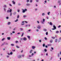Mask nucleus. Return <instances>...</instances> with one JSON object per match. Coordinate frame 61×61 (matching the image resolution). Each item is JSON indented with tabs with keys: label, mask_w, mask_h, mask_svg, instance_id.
<instances>
[{
	"label": "nucleus",
	"mask_w": 61,
	"mask_h": 61,
	"mask_svg": "<svg viewBox=\"0 0 61 61\" xmlns=\"http://www.w3.org/2000/svg\"><path fill=\"white\" fill-rule=\"evenodd\" d=\"M37 28H38V29H40L41 28V26L40 25H38L37 27Z\"/></svg>",
	"instance_id": "nucleus-1"
},
{
	"label": "nucleus",
	"mask_w": 61,
	"mask_h": 61,
	"mask_svg": "<svg viewBox=\"0 0 61 61\" xmlns=\"http://www.w3.org/2000/svg\"><path fill=\"white\" fill-rule=\"evenodd\" d=\"M27 10L26 9H25V10H23V13H25V11H26Z\"/></svg>",
	"instance_id": "nucleus-2"
},
{
	"label": "nucleus",
	"mask_w": 61,
	"mask_h": 61,
	"mask_svg": "<svg viewBox=\"0 0 61 61\" xmlns=\"http://www.w3.org/2000/svg\"><path fill=\"white\" fill-rule=\"evenodd\" d=\"M23 40L24 41H26L27 40V39L26 37H24L23 38Z\"/></svg>",
	"instance_id": "nucleus-3"
},
{
	"label": "nucleus",
	"mask_w": 61,
	"mask_h": 61,
	"mask_svg": "<svg viewBox=\"0 0 61 61\" xmlns=\"http://www.w3.org/2000/svg\"><path fill=\"white\" fill-rule=\"evenodd\" d=\"M12 2L13 4H14V5H15V2L13 0L12 1Z\"/></svg>",
	"instance_id": "nucleus-4"
},
{
	"label": "nucleus",
	"mask_w": 61,
	"mask_h": 61,
	"mask_svg": "<svg viewBox=\"0 0 61 61\" xmlns=\"http://www.w3.org/2000/svg\"><path fill=\"white\" fill-rule=\"evenodd\" d=\"M21 56H21V55H19L18 56V58H21Z\"/></svg>",
	"instance_id": "nucleus-5"
},
{
	"label": "nucleus",
	"mask_w": 61,
	"mask_h": 61,
	"mask_svg": "<svg viewBox=\"0 0 61 61\" xmlns=\"http://www.w3.org/2000/svg\"><path fill=\"white\" fill-rule=\"evenodd\" d=\"M32 51H33V50H30V51L29 52V53H30V54L32 53Z\"/></svg>",
	"instance_id": "nucleus-6"
},
{
	"label": "nucleus",
	"mask_w": 61,
	"mask_h": 61,
	"mask_svg": "<svg viewBox=\"0 0 61 61\" xmlns=\"http://www.w3.org/2000/svg\"><path fill=\"white\" fill-rule=\"evenodd\" d=\"M10 37H7V39L8 40H10Z\"/></svg>",
	"instance_id": "nucleus-7"
},
{
	"label": "nucleus",
	"mask_w": 61,
	"mask_h": 61,
	"mask_svg": "<svg viewBox=\"0 0 61 61\" xmlns=\"http://www.w3.org/2000/svg\"><path fill=\"white\" fill-rule=\"evenodd\" d=\"M50 25H53V24H52V23H51V22H50Z\"/></svg>",
	"instance_id": "nucleus-8"
},
{
	"label": "nucleus",
	"mask_w": 61,
	"mask_h": 61,
	"mask_svg": "<svg viewBox=\"0 0 61 61\" xmlns=\"http://www.w3.org/2000/svg\"><path fill=\"white\" fill-rule=\"evenodd\" d=\"M4 7H7L6 5H4Z\"/></svg>",
	"instance_id": "nucleus-9"
},
{
	"label": "nucleus",
	"mask_w": 61,
	"mask_h": 61,
	"mask_svg": "<svg viewBox=\"0 0 61 61\" xmlns=\"http://www.w3.org/2000/svg\"><path fill=\"white\" fill-rule=\"evenodd\" d=\"M52 41H52V39L51 40H50V43H52Z\"/></svg>",
	"instance_id": "nucleus-10"
},
{
	"label": "nucleus",
	"mask_w": 61,
	"mask_h": 61,
	"mask_svg": "<svg viewBox=\"0 0 61 61\" xmlns=\"http://www.w3.org/2000/svg\"><path fill=\"white\" fill-rule=\"evenodd\" d=\"M36 47L34 46H32V48L33 49H34V48Z\"/></svg>",
	"instance_id": "nucleus-11"
},
{
	"label": "nucleus",
	"mask_w": 61,
	"mask_h": 61,
	"mask_svg": "<svg viewBox=\"0 0 61 61\" xmlns=\"http://www.w3.org/2000/svg\"><path fill=\"white\" fill-rule=\"evenodd\" d=\"M53 28H55V29H56V26L55 25H54L53 26Z\"/></svg>",
	"instance_id": "nucleus-12"
},
{
	"label": "nucleus",
	"mask_w": 61,
	"mask_h": 61,
	"mask_svg": "<svg viewBox=\"0 0 61 61\" xmlns=\"http://www.w3.org/2000/svg\"><path fill=\"white\" fill-rule=\"evenodd\" d=\"M27 37L29 39H30V36H27Z\"/></svg>",
	"instance_id": "nucleus-13"
},
{
	"label": "nucleus",
	"mask_w": 61,
	"mask_h": 61,
	"mask_svg": "<svg viewBox=\"0 0 61 61\" xmlns=\"http://www.w3.org/2000/svg\"><path fill=\"white\" fill-rule=\"evenodd\" d=\"M55 42H57V39H56L55 40Z\"/></svg>",
	"instance_id": "nucleus-14"
},
{
	"label": "nucleus",
	"mask_w": 61,
	"mask_h": 61,
	"mask_svg": "<svg viewBox=\"0 0 61 61\" xmlns=\"http://www.w3.org/2000/svg\"><path fill=\"white\" fill-rule=\"evenodd\" d=\"M11 46H14V44H11Z\"/></svg>",
	"instance_id": "nucleus-15"
},
{
	"label": "nucleus",
	"mask_w": 61,
	"mask_h": 61,
	"mask_svg": "<svg viewBox=\"0 0 61 61\" xmlns=\"http://www.w3.org/2000/svg\"><path fill=\"white\" fill-rule=\"evenodd\" d=\"M16 47L17 48H20V47L19 46H16Z\"/></svg>",
	"instance_id": "nucleus-16"
},
{
	"label": "nucleus",
	"mask_w": 61,
	"mask_h": 61,
	"mask_svg": "<svg viewBox=\"0 0 61 61\" xmlns=\"http://www.w3.org/2000/svg\"><path fill=\"white\" fill-rule=\"evenodd\" d=\"M30 5V4H26V5H27V6H29V5Z\"/></svg>",
	"instance_id": "nucleus-17"
},
{
	"label": "nucleus",
	"mask_w": 61,
	"mask_h": 61,
	"mask_svg": "<svg viewBox=\"0 0 61 61\" xmlns=\"http://www.w3.org/2000/svg\"><path fill=\"white\" fill-rule=\"evenodd\" d=\"M24 33H22V35L21 36H23V35H24Z\"/></svg>",
	"instance_id": "nucleus-18"
},
{
	"label": "nucleus",
	"mask_w": 61,
	"mask_h": 61,
	"mask_svg": "<svg viewBox=\"0 0 61 61\" xmlns=\"http://www.w3.org/2000/svg\"><path fill=\"white\" fill-rule=\"evenodd\" d=\"M44 50L45 52H46V51H47V50H46V49H44Z\"/></svg>",
	"instance_id": "nucleus-19"
},
{
	"label": "nucleus",
	"mask_w": 61,
	"mask_h": 61,
	"mask_svg": "<svg viewBox=\"0 0 61 61\" xmlns=\"http://www.w3.org/2000/svg\"><path fill=\"white\" fill-rule=\"evenodd\" d=\"M44 31H45V32H46V29H44Z\"/></svg>",
	"instance_id": "nucleus-20"
},
{
	"label": "nucleus",
	"mask_w": 61,
	"mask_h": 61,
	"mask_svg": "<svg viewBox=\"0 0 61 61\" xmlns=\"http://www.w3.org/2000/svg\"><path fill=\"white\" fill-rule=\"evenodd\" d=\"M59 33V31H56V33Z\"/></svg>",
	"instance_id": "nucleus-21"
},
{
	"label": "nucleus",
	"mask_w": 61,
	"mask_h": 61,
	"mask_svg": "<svg viewBox=\"0 0 61 61\" xmlns=\"http://www.w3.org/2000/svg\"><path fill=\"white\" fill-rule=\"evenodd\" d=\"M15 14H16V12H15L14 13L13 15H15Z\"/></svg>",
	"instance_id": "nucleus-22"
},
{
	"label": "nucleus",
	"mask_w": 61,
	"mask_h": 61,
	"mask_svg": "<svg viewBox=\"0 0 61 61\" xmlns=\"http://www.w3.org/2000/svg\"><path fill=\"white\" fill-rule=\"evenodd\" d=\"M10 22H9L8 23V25H10Z\"/></svg>",
	"instance_id": "nucleus-23"
},
{
	"label": "nucleus",
	"mask_w": 61,
	"mask_h": 61,
	"mask_svg": "<svg viewBox=\"0 0 61 61\" xmlns=\"http://www.w3.org/2000/svg\"><path fill=\"white\" fill-rule=\"evenodd\" d=\"M50 12H48V15H50L49 14H50Z\"/></svg>",
	"instance_id": "nucleus-24"
},
{
	"label": "nucleus",
	"mask_w": 61,
	"mask_h": 61,
	"mask_svg": "<svg viewBox=\"0 0 61 61\" xmlns=\"http://www.w3.org/2000/svg\"><path fill=\"white\" fill-rule=\"evenodd\" d=\"M10 12H12V9H10Z\"/></svg>",
	"instance_id": "nucleus-25"
},
{
	"label": "nucleus",
	"mask_w": 61,
	"mask_h": 61,
	"mask_svg": "<svg viewBox=\"0 0 61 61\" xmlns=\"http://www.w3.org/2000/svg\"><path fill=\"white\" fill-rule=\"evenodd\" d=\"M5 38H3L2 40V41H4V40H5Z\"/></svg>",
	"instance_id": "nucleus-26"
},
{
	"label": "nucleus",
	"mask_w": 61,
	"mask_h": 61,
	"mask_svg": "<svg viewBox=\"0 0 61 61\" xmlns=\"http://www.w3.org/2000/svg\"><path fill=\"white\" fill-rule=\"evenodd\" d=\"M42 15H43V16L44 15H45V13H43L42 14Z\"/></svg>",
	"instance_id": "nucleus-27"
},
{
	"label": "nucleus",
	"mask_w": 61,
	"mask_h": 61,
	"mask_svg": "<svg viewBox=\"0 0 61 61\" xmlns=\"http://www.w3.org/2000/svg\"><path fill=\"white\" fill-rule=\"evenodd\" d=\"M10 12V10H7V13H9Z\"/></svg>",
	"instance_id": "nucleus-28"
},
{
	"label": "nucleus",
	"mask_w": 61,
	"mask_h": 61,
	"mask_svg": "<svg viewBox=\"0 0 61 61\" xmlns=\"http://www.w3.org/2000/svg\"><path fill=\"white\" fill-rule=\"evenodd\" d=\"M46 35H48V32H46Z\"/></svg>",
	"instance_id": "nucleus-29"
},
{
	"label": "nucleus",
	"mask_w": 61,
	"mask_h": 61,
	"mask_svg": "<svg viewBox=\"0 0 61 61\" xmlns=\"http://www.w3.org/2000/svg\"><path fill=\"white\" fill-rule=\"evenodd\" d=\"M52 38H53V39H55V37H52Z\"/></svg>",
	"instance_id": "nucleus-30"
},
{
	"label": "nucleus",
	"mask_w": 61,
	"mask_h": 61,
	"mask_svg": "<svg viewBox=\"0 0 61 61\" xmlns=\"http://www.w3.org/2000/svg\"><path fill=\"white\" fill-rule=\"evenodd\" d=\"M45 44H43V47H45Z\"/></svg>",
	"instance_id": "nucleus-31"
},
{
	"label": "nucleus",
	"mask_w": 61,
	"mask_h": 61,
	"mask_svg": "<svg viewBox=\"0 0 61 61\" xmlns=\"http://www.w3.org/2000/svg\"><path fill=\"white\" fill-rule=\"evenodd\" d=\"M26 15H24L23 16L24 17H26Z\"/></svg>",
	"instance_id": "nucleus-32"
},
{
	"label": "nucleus",
	"mask_w": 61,
	"mask_h": 61,
	"mask_svg": "<svg viewBox=\"0 0 61 61\" xmlns=\"http://www.w3.org/2000/svg\"><path fill=\"white\" fill-rule=\"evenodd\" d=\"M58 57H59L60 55H59V54H58Z\"/></svg>",
	"instance_id": "nucleus-33"
},
{
	"label": "nucleus",
	"mask_w": 61,
	"mask_h": 61,
	"mask_svg": "<svg viewBox=\"0 0 61 61\" xmlns=\"http://www.w3.org/2000/svg\"><path fill=\"white\" fill-rule=\"evenodd\" d=\"M12 15V12H11L10 13V16H11Z\"/></svg>",
	"instance_id": "nucleus-34"
},
{
	"label": "nucleus",
	"mask_w": 61,
	"mask_h": 61,
	"mask_svg": "<svg viewBox=\"0 0 61 61\" xmlns=\"http://www.w3.org/2000/svg\"><path fill=\"white\" fill-rule=\"evenodd\" d=\"M45 20L44 19H43V22H45Z\"/></svg>",
	"instance_id": "nucleus-35"
},
{
	"label": "nucleus",
	"mask_w": 61,
	"mask_h": 61,
	"mask_svg": "<svg viewBox=\"0 0 61 61\" xmlns=\"http://www.w3.org/2000/svg\"><path fill=\"white\" fill-rule=\"evenodd\" d=\"M36 31H37V32H38V31H39V30H38V29H37L36 30Z\"/></svg>",
	"instance_id": "nucleus-36"
},
{
	"label": "nucleus",
	"mask_w": 61,
	"mask_h": 61,
	"mask_svg": "<svg viewBox=\"0 0 61 61\" xmlns=\"http://www.w3.org/2000/svg\"><path fill=\"white\" fill-rule=\"evenodd\" d=\"M39 42H42V41H41V40H39Z\"/></svg>",
	"instance_id": "nucleus-37"
},
{
	"label": "nucleus",
	"mask_w": 61,
	"mask_h": 61,
	"mask_svg": "<svg viewBox=\"0 0 61 61\" xmlns=\"http://www.w3.org/2000/svg\"><path fill=\"white\" fill-rule=\"evenodd\" d=\"M19 17V15H18L17 16V18H18Z\"/></svg>",
	"instance_id": "nucleus-38"
},
{
	"label": "nucleus",
	"mask_w": 61,
	"mask_h": 61,
	"mask_svg": "<svg viewBox=\"0 0 61 61\" xmlns=\"http://www.w3.org/2000/svg\"><path fill=\"white\" fill-rule=\"evenodd\" d=\"M15 43H18V41H16Z\"/></svg>",
	"instance_id": "nucleus-39"
},
{
	"label": "nucleus",
	"mask_w": 61,
	"mask_h": 61,
	"mask_svg": "<svg viewBox=\"0 0 61 61\" xmlns=\"http://www.w3.org/2000/svg\"><path fill=\"white\" fill-rule=\"evenodd\" d=\"M13 53L12 52H10V55H12Z\"/></svg>",
	"instance_id": "nucleus-40"
},
{
	"label": "nucleus",
	"mask_w": 61,
	"mask_h": 61,
	"mask_svg": "<svg viewBox=\"0 0 61 61\" xmlns=\"http://www.w3.org/2000/svg\"><path fill=\"white\" fill-rule=\"evenodd\" d=\"M29 0H27V2H29Z\"/></svg>",
	"instance_id": "nucleus-41"
},
{
	"label": "nucleus",
	"mask_w": 61,
	"mask_h": 61,
	"mask_svg": "<svg viewBox=\"0 0 61 61\" xmlns=\"http://www.w3.org/2000/svg\"><path fill=\"white\" fill-rule=\"evenodd\" d=\"M20 30H23V29L22 28H21V29H20Z\"/></svg>",
	"instance_id": "nucleus-42"
},
{
	"label": "nucleus",
	"mask_w": 61,
	"mask_h": 61,
	"mask_svg": "<svg viewBox=\"0 0 61 61\" xmlns=\"http://www.w3.org/2000/svg\"><path fill=\"white\" fill-rule=\"evenodd\" d=\"M18 19H17L16 20H15V22H17V21H18Z\"/></svg>",
	"instance_id": "nucleus-43"
},
{
	"label": "nucleus",
	"mask_w": 61,
	"mask_h": 61,
	"mask_svg": "<svg viewBox=\"0 0 61 61\" xmlns=\"http://www.w3.org/2000/svg\"><path fill=\"white\" fill-rule=\"evenodd\" d=\"M52 29V30H55V29H56L55 28H54Z\"/></svg>",
	"instance_id": "nucleus-44"
},
{
	"label": "nucleus",
	"mask_w": 61,
	"mask_h": 61,
	"mask_svg": "<svg viewBox=\"0 0 61 61\" xmlns=\"http://www.w3.org/2000/svg\"><path fill=\"white\" fill-rule=\"evenodd\" d=\"M51 49H52V50H53L54 49V48H53V47H51Z\"/></svg>",
	"instance_id": "nucleus-45"
},
{
	"label": "nucleus",
	"mask_w": 61,
	"mask_h": 61,
	"mask_svg": "<svg viewBox=\"0 0 61 61\" xmlns=\"http://www.w3.org/2000/svg\"><path fill=\"white\" fill-rule=\"evenodd\" d=\"M48 46H51V44H48Z\"/></svg>",
	"instance_id": "nucleus-46"
},
{
	"label": "nucleus",
	"mask_w": 61,
	"mask_h": 61,
	"mask_svg": "<svg viewBox=\"0 0 61 61\" xmlns=\"http://www.w3.org/2000/svg\"><path fill=\"white\" fill-rule=\"evenodd\" d=\"M12 33H15V32L14 31H13L12 32Z\"/></svg>",
	"instance_id": "nucleus-47"
},
{
	"label": "nucleus",
	"mask_w": 61,
	"mask_h": 61,
	"mask_svg": "<svg viewBox=\"0 0 61 61\" xmlns=\"http://www.w3.org/2000/svg\"><path fill=\"white\" fill-rule=\"evenodd\" d=\"M17 34H18V35H19V34H20V32L18 33Z\"/></svg>",
	"instance_id": "nucleus-48"
},
{
	"label": "nucleus",
	"mask_w": 61,
	"mask_h": 61,
	"mask_svg": "<svg viewBox=\"0 0 61 61\" xmlns=\"http://www.w3.org/2000/svg\"><path fill=\"white\" fill-rule=\"evenodd\" d=\"M9 5H10V6H12V5H11V4H9Z\"/></svg>",
	"instance_id": "nucleus-49"
},
{
	"label": "nucleus",
	"mask_w": 61,
	"mask_h": 61,
	"mask_svg": "<svg viewBox=\"0 0 61 61\" xmlns=\"http://www.w3.org/2000/svg\"><path fill=\"white\" fill-rule=\"evenodd\" d=\"M45 47H46V48H47L48 47H47V46H45Z\"/></svg>",
	"instance_id": "nucleus-50"
},
{
	"label": "nucleus",
	"mask_w": 61,
	"mask_h": 61,
	"mask_svg": "<svg viewBox=\"0 0 61 61\" xmlns=\"http://www.w3.org/2000/svg\"><path fill=\"white\" fill-rule=\"evenodd\" d=\"M60 0H58V3H60Z\"/></svg>",
	"instance_id": "nucleus-51"
},
{
	"label": "nucleus",
	"mask_w": 61,
	"mask_h": 61,
	"mask_svg": "<svg viewBox=\"0 0 61 61\" xmlns=\"http://www.w3.org/2000/svg\"><path fill=\"white\" fill-rule=\"evenodd\" d=\"M20 11V10H18V12H19Z\"/></svg>",
	"instance_id": "nucleus-52"
},
{
	"label": "nucleus",
	"mask_w": 61,
	"mask_h": 61,
	"mask_svg": "<svg viewBox=\"0 0 61 61\" xmlns=\"http://www.w3.org/2000/svg\"><path fill=\"white\" fill-rule=\"evenodd\" d=\"M38 0H36V2H38Z\"/></svg>",
	"instance_id": "nucleus-53"
},
{
	"label": "nucleus",
	"mask_w": 61,
	"mask_h": 61,
	"mask_svg": "<svg viewBox=\"0 0 61 61\" xmlns=\"http://www.w3.org/2000/svg\"><path fill=\"white\" fill-rule=\"evenodd\" d=\"M45 39L46 40H47V38H46V37H45Z\"/></svg>",
	"instance_id": "nucleus-54"
},
{
	"label": "nucleus",
	"mask_w": 61,
	"mask_h": 61,
	"mask_svg": "<svg viewBox=\"0 0 61 61\" xmlns=\"http://www.w3.org/2000/svg\"><path fill=\"white\" fill-rule=\"evenodd\" d=\"M37 23H38V24H39V22L38 21H37Z\"/></svg>",
	"instance_id": "nucleus-55"
},
{
	"label": "nucleus",
	"mask_w": 61,
	"mask_h": 61,
	"mask_svg": "<svg viewBox=\"0 0 61 61\" xmlns=\"http://www.w3.org/2000/svg\"><path fill=\"white\" fill-rule=\"evenodd\" d=\"M25 22L26 23H27V21H25Z\"/></svg>",
	"instance_id": "nucleus-56"
},
{
	"label": "nucleus",
	"mask_w": 61,
	"mask_h": 61,
	"mask_svg": "<svg viewBox=\"0 0 61 61\" xmlns=\"http://www.w3.org/2000/svg\"><path fill=\"white\" fill-rule=\"evenodd\" d=\"M30 2H31V3H32V0H30Z\"/></svg>",
	"instance_id": "nucleus-57"
},
{
	"label": "nucleus",
	"mask_w": 61,
	"mask_h": 61,
	"mask_svg": "<svg viewBox=\"0 0 61 61\" xmlns=\"http://www.w3.org/2000/svg\"><path fill=\"white\" fill-rule=\"evenodd\" d=\"M61 27V26L60 25H59L58 27Z\"/></svg>",
	"instance_id": "nucleus-58"
},
{
	"label": "nucleus",
	"mask_w": 61,
	"mask_h": 61,
	"mask_svg": "<svg viewBox=\"0 0 61 61\" xmlns=\"http://www.w3.org/2000/svg\"><path fill=\"white\" fill-rule=\"evenodd\" d=\"M8 55H10V54L9 53H8Z\"/></svg>",
	"instance_id": "nucleus-59"
},
{
	"label": "nucleus",
	"mask_w": 61,
	"mask_h": 61,
	"mask_svg": "<svg viewBox=\"0 0 61 61\" xmlns=\"http://www.w3.org/2000/svg\"><path fill=\"white\" fill-rule=\"evenodd\" d=\"M28 25H26L25 26V27H27V26Z\"/></svg>",
	"instance_id": "nucleus-60"
},
{
	"label": "nucleus",
	"mask_w": 61,
	"mask_h": 61,
	"mask_svg": "<svg viewBox=\"0 0 61 61\" xmlns=\"http://www.w3.org/2000/svg\"><path fill=\"white\" fill-rule=\"evenodd\" d=\"M35 10L36 11H37V9H35Z\"/></svg>",
	"instance_id": "nucleus-61"
},
{
	"label": "nucleus",
	"mask_w": 61,
	"mask_h": 61,
	"mask_svg": "<svg viewBox=\"0 0 61 61\" xmlns=\"http://www.w3.org/2000/svg\"><path fill=\"white\" fill-rule=\"evenodd\" d=\"M3 50H5V48H4V49H3Z\"/></svg>",
	"instance_id": "nucleus-62"
},
{
	"label": "nucleus",
	"mask_w": 61,
	"mask_h": 61,
	"mask_svg": "<svg viewBox=\"0 0 61 61\" xmlns=\"http://www.w3.org/2000/svg\"><path fill=\"white\" fill-rule=\"evenodd\" d=\"M23 51L22 50V51H21V53H23Z\"/></svg>",
	"instance_id": "nucleus-63"
},
{
	"label": "nucleus",
	"mask_w": 61,
	"mask_h": 61,
	"mask_svg": "<svg viewBox=\"0 0 61 61\" xmlns=\"http://www.w3.org/2000/svg\"><path fill=\"white\" fill-rule=\"evenodd\" d=\"M21 5V4H19L18 5Z\"/></svg>",
	"instance_id": "nucleus-64"
}]
</instances>
